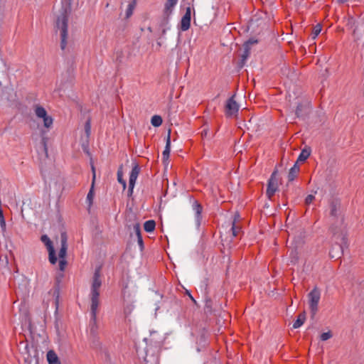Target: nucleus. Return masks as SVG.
I'll list each match as a JSON object with an SVG mask.
<instances>
[{
  "instance_id": "nucleus-4",
  "label": "nucleus",
  "mask_w": 364,
  "mask_h": 364,
  "mask_svg": "<svg viewBox=\"0 0 364 364\" xmlns=\"http://www.w3.org/2000/svg\"><path fill=\"white\" fill-rule=\"evenodd\" d=\"M308 297L311 317L314 318L318 311V304L321 297L320 290L317 287H314L308 294Z\"/></svg>"
},
{
  "instance_id": "nucleus-33",
  "label": "nucleus",
  "mask_w": 364,
  "mask_h": 364,
  "mask_svg": "<svg viewBox=\"0 0 364 364\" xmlns=\"http://www.w3.org/2000/svg\"><path fill=\"white\" fill-rule=\"evenodd\" d=\"M0 225L3 230L6 229V222L1 208H0Z\"/></svg>"
},
{
  "instance_id": "nucleus-37",
  "label": "nucleus",
  "mask_w": 364,
  "mask_h": 364,
  "mask_svg": "<svg viewBox=\"0 0 364 364\" xmlns=\"http://www.w3.org/2000/svg\"><path fill=\"white\" fill-rule=\"evenodd\" d=\"M315 199V197L314 196L310 194V195H308L306 198H305V204L306 205H309L311 204L313 200Z\"/></svg>"
},
{
  "instance_id": "nucleus-7",
  "label": "nucleus",
  "mask_w": 364,
  "mask_h": 364,
  "mask_svg": "<svg viewBox=\"0 0 364 364\" xmlns=\"http://www.w3.org/2000/svg\"><path fill=\"white\" fill-rule=\"evenodd\" d=\"M178 0H167L163 12V19L161 26H164L168 23L169 16L171 14L173 7L177 4Z\"/></svg>"
},
{
  "instance_id": "nucleus-8",
  "label": "nucleus",
  "mask_w": 364,
  "mask_h": 364,
  "mask_svg": "<svg viewBox=\"0 0 364 364\" xmlns=\"http://www.w3.org/2000/svg\"><path fill=\"white\" fill-rule=\"evenodd\" d=\"M277 173V171L275 170L271 175L270 178L269 179L267 189V195L269 199L272 198L274 195L275 192L278 188V181L276 178V175Z\"/></svg>"
},
{
  "instance_id": "nucleus-42",
  "label": "nucleus",
  "mask_w": 364,
  "mask_h": 364,
  "mask_svg": "<svg viewBox=\"0 0 364 364\" xmlns=\"http://www.w3.org/2000/svg\"><path fill=\"white\" fill-rule=\"evenodd\" d=\"M301 107H302V106L300 105H298L297 107H296V114L297 115V117L300 116V112H301Z\"/></svg>"
},
{
  "instance_id": "nucleus-14",
  "label": "nucleus",
  "mask_w": 364,
  "mask_h": 364,
  "mask_svg": "<svg viewBox=\"0 0 364 364\" xmlns=\"http://www.w3.org/2000/svg\"><path fill=\"white\" fill-rule=\"evenodd\" d=\"M59 282H60V278L58 277H56V284H55L54 288L52 290H50V291H49V294H52L53 298L55 299V304L56 306V309L58 307V301H59V296H60L59 287H58Z\"/></svg>"
},
{
  "instance_id": "nucleus-34",
  "label": "nucleus",
  "mask_w": 364,
  "mask_h": 364,
  "mask_svg": "<svg viewBox=\"0 0 364 364\" xmlns=\"http://www.w3.org/2000/svg\"><path fill=\"white\" fill-rule=\"evenodd\" d=\"M134 232L136 233V237H139V236H141V228H140V225L139 223H136L134 225Z\"/></svg>"
},
{
  "instance_id": "nucleus-13",
  "label": "nucleus",
  "mask_w": 364,
  "mask_h": 364,
  "mask_svg": "<svg viewBox=\"0 0 364 364\" xmlns=\"http://www.w3.org/2000/svg\"><path fill=\"white\" fill-rule=\"evenodd\" d=\"M92 185H91L90 191L87 196V201L89 203V206L92 205V202H93L94 196H95L94 186H95L96 176H95V169L93 166H92Z\"/></svg>"
},
{
  "instance_id": "nucleus-20",
  "label": "nucleus",
  "mask_w": 364,
  "mask_h": 364,
  "mask_svg": "<svg viewBox=\"0 0 364 364\" xmlns=\"http://www.w3.org/2000/svg\"><path fill=\"white\" fill-rule=\"evenodd\" d=\"M311 150L310 148L304 149L300 153L296 162H304L310 156Z\"/></svg>"
},
{
  "instance_id": "nucleus-17",
  "label": "nucleus",
  "mask_w": 364,
  "mask_h": 364,
  "mask_svg": "<svg viewBox=\"0 0 364 364\" xmlns=\"http://www.w3.org/2000/svg\"><path fill=\"white\" fill-rule=\"evenodd\" d=\"M299 172V166L297 165V162L291 167L289 170L288 174L289 181H292L297 176L298 173Z\"/></svg>"
},
{
  "instance_id": "nucleus-6",
  "label": "nucleus",
  "mask_w": 364,
  "mask_h": 364,
  "mask_svg": "<svg viewBox=\"0 0 364 364\" xmlns=\"http://www.w3.org/2000/svg\"><path fill=\"white\" fill-rule=\"evenodd\" d=\"M41 240L48 249L50 262L53 264H55L57 262V257L55 256V252L52 241L46 235H42Z\"/></svg>"
},
{
  "instance_id": "nucleus-22",
  "label": "nucleus",
  "mask_w": 364,
  "mask_h": 364,
  "mask_svg": "<svg viewBox=\"0 0 364 364\" xmlns=\"http://www.w3.org/2000/svg\"><path fill=\"white\" fill-rule=\"evenodd\" d=\"M156 223L154 220H147L144 224V230L147 232H151L154 230Z\"/></svg>"
},
{
  "instance_id": "nucleus-41",
  "label": "nucleus",
  "mask_w": 364,
  "mask_h": 364,
  "mask_svg": "<svg viewBox=\"0 0 364 364\" xmlns=\"http://www.w3.org/2000/svg\"><path fill=\"white\" fill-rule=\"evenodd\" d=\"M137 241H138V243L141 247V249H142L143 246H144V243H143V239H142V236H139L137 237Z\"/></svg>"
},
{
  "instance_id": "nucleus-27",
  "label": "nucleus",
  "mask_w": 364,
  "mask_h": 364,
  "mask_svg": "<svg viewBox=\"0 0 364 364\" xmlns=\"http://www.w3.org/2000/svg\"><path fill=\"white\" fill-rule=\"evenodd\" d=\"M135 6H136V1H133L132 3H130L129 5H128V8L126 11V18H129L133 14V11L135 8Z\"/></svg>"
},
{
  "instance_id": "nucleus-1",
  "label": "nucleus",
  "mask_w": 364,
  "mask_h": 364,
  "mask_svg": "<svg viewBox=\"0 0 364 364\" xmlns=\"http://www.w3.org/2000/svg\"><path fill=\"white\" fill-rule=\"evenodd\" d=\"M102 285V281L100 279V267L95 269L91 285V318H90V336L94 338L97 336L98 326L97 324V309L100 304V288Z\"/></svg>"
},
{
  "instance_id": "nucleus-2",
  "label": "nucleus",
  "mask_w": 364,
  "mask_h": 364,
  "mask_svg": "<svg viewBox=\"0 0 364 364\" xmlns=\"http://www.w3.org/2000/svg\"><path fill=\"white\" fill-rule=\"evenodd\" d=\"M73 0H62L61 8L56 16V27L60 31V48L64 50L67 46L68 21L71 14Z\"/></svg>"
},
{
  "instance_id": "nucleus-12",
  "label": "nucleus",
  "mask_w": 364,
  "mask_h": 364,
  "mask_svg": "<svg viewBox=\"0 0 364 364\" xmlns=\"http://www.w3.org/2000/svg\"><path fill=\"white\" fill-rule=\"evenodd\" d=\"M67 240L68 237L66 233L62 232L60 235L61 248L58 253V257L60 259H65V257L68 249Z\"/></svg>"
},
{
  "instance_id": "nucleus-16",
  "label": "nucleus",
  "mask_w": 364,
  "mask_h": 364,
  "mask_svg": "<svg viewBox=\"0 0 364 364\" xmlns=\"http://www.w3.org/2000/svg\"><path fill=\"white\" fill-rule=\"evenodd\" d=\"M47 360L49 364H61L57 354L52 350L47 353Z\"/></svg>"
},
{
  "instance_id": "nucleus-21",
  "label": "nucleus",
  "mask_w": 364,
  "mask_h": 364,
  "mask_svg": "<svg viewBox=\"0 0 364 364\" xmlns=\"http://www.w3.org/2000/svg\"><path fill=\"white\" fill-rule=\"evenodd\" d=\"M243 47H244V52L241 55L242 59H241V62L240 63V67H241V68L245 65V60L249 57L250 53V49H251V48H250V47H248L247 46H245V45H243Z\"/></svg>"
},
{
  "instance_id": "nucleus-31",
  "label": "nucleus",
  "mask_w": 364,
  "mask_h": 364,
  "mask_svg": "<svg viewBox=\"0 0 364 364\" xmlns=\"http://www.w3.org/2000/svg\"><path fill=\"white\" fill-rule=\"evenodd\" d=\"M321 25L320 23L317 24L316 26H315L313 28V31H312V38L314 39L316 38V36L321 33Z\"/></svg>"
},
{
  "instance_id": "nucleus-30",
  "label": "nucleus",
  "mask_w": 364,
  "mask_h": 364,
  "mask_svg": "<svg viewBox=\"0 0 364 364\" xmlns=\"http://www.w3.org/2000/svg\"><path fill=\"white\" fill-rule=\"evenodd\" d=\"M92 338V347L95 349H101L102 348V343L98 340L97 336H96V338H94L93 337H91Z\"/></svg>"
},
{
  "instance_id": "nucleus-9",
  "label": "nucleus",
  "mask_w": 364,
  "mask_h": 364,
  "mask_svg": "<svg viewBox=\"0 0 364 364\" xmlns=\"http://www.w3.org/2000/svg\"><path fill=\"white\" fill-rule=\"evenodd\" d=\"M239 110V106L237 103L234 100V96L231 97L228 100L225 107V114L228 117H230L237 114Z\"/></svg>"
},
{
  "instance_id": "nucleus-5",
  "label": "nucleus",
  "mask_w": 364,
  "mask_h": 364,
  "mask_svg": "<svg viewBox=\"0 0 364 364\" xmlns=\"http://www.w3.org/2000/svg\"><path fill=\"white\" fill-rule=\"evenodd\" d=\"M33 109L37 117L43 119V126L47 129H50L53 125V118L48 115L47 111L40 105H35Z\"/></svg>"
},
{
  "instance_id": "nucleus-10",
  "label": "nucleus",
  "mask_w": 364,
  "mask_h": 364,
  "mask_svg": "<svg viewBox=\"0 0 364 364\" xmlns=\"http://www.w3.org/2000/svg\"><path fill=\"white\" fill-rule=\"evenodd\" d=\"M330 215L338 218L341 215V203L337 198L332 199L329 203Z\"/></svg>"
},
{
  "instance_id": "nucleus-47",
  "label": "nucleus",
  "mask_w": 364,
  "mask_h": 364,
  "mask_svg": "<svg viewBox=\"0 0 364 364\" xmlns=\"http://www.w3.org/2000/svg\"><path fill=\"white\" fill-rule=\"evenodd\" d=\"M338 1L339 2H343V1H342V0H338Z\"/></svg>"
},
{
  "instance_id": "nucleus-28",
  "label": "nucleus",
  "mask_w": 364,
  "mask_h": 364,
  "mask_svg": "<svg viewBox=\"0 0 364 364\" xmlns=\"http://www.w3.org/2000/svg\"><path fill=\"white\" fill-rule=\"evenodd\" d=\"M193 208L196 211L197 218H198L202 212L201 205L197 200H194L193 203Z\"/></svg>"
},
{
  "instance_id": "nucleus-29",
  "label": "nucleus",
  "mask_w": 364,
  "mask_h": 364,
  "mask_svg": "<svg viewBox=\"0 0 364 364\" xmlns=\"http://www.w3.org/2000/svg\"><path fill=\"white\" fill-rule=\"evenodd\" d=\"M85 132L86 136L89 138L91 133V119L88 118L85 124Z\"/></svg>"
},
{
  "instance_id": "nucleus-3",
  "label": "nucleus",
  "mask_w": 364,
  "mask_h": 364,
  "mask_svg": "<svg viewBox=\"0 0 364 364\" xmlns=\"http://www.w3.org/2000/svg\"><path fill=\"white\" fill-rule=\"evenodd\" d=\"M333 239L335 244L332 246L329 255L331 258L340 257L344 247L347 245L346 236L343 232L337 230L333 232Z\"/></svg>"
},
{
  "instance_id": "nucleus-36",
  "label": "nucleus",
  "mask_w": 364,
  "mask_h": 364,
  "mask_svg": "<svg viewBox=\"0 0 364 364\" xmlns=\"http://www.w3.org/2000/svg\"><path fill=\"white\" fill-rule=\"evenodd\" d=\"M258 43V41L255 38H250L247 41H246L243 45L247 46L251 48V46L257 44Z\"/></svg>"
},
{
  "instance_id": "nucleus-26",
  "label": "nucleus",
  "mask_w": 364,
  "mask_h": 364,
  "mask_svg": "<svg viewBox=\"0 0 364 364\" xmlns=\"http://www.w3.org/2000/svg\"><path fill=\"white\" fill-rule=\"evenodd\" d=\"M162 118L159 115H154L151 117V123L154 127H159L162 124Z\"/></svg>"
},
{
  "instance_id": "nucleus-24",
  "label": "nucleus",
  "mask_w": 364,
  "mask_h": 364,
  "mask_svg": "<svg viewBox=\"0 0 364 364\" xmlns=\"http://www.w3.org/2000/svg\"><path fill=\"white\" fill-rule=\"evenodd\" d=\"M122 176H123V171H122V165L119 166V168L117 171V181H119V183H120L122 185L123 188L125 189L126 186H127V183H126V181L122 178Z\"/></svg>"
},
{
  "instance_id": "nucleus-44",
  "label": "nucleus",
  "mask_w": 364,
  "mask_h": 364,
  "mask_svg": "<svg viewBox=\"0 0 364 364\" xmlns=\"http://www.w3.org/2000/svg\"><path fill=\"white\" fill-rule=\"evenodd\" d=\"M43 145H44V147H45V149H46V141H45V139H43Z\"/></svg>"
},
{
  "instance_id": "nucleus-35",
  "label": "nucleus",
  "mask_w": 364,
  "mask_h": 364,
  "mask_svg": "<svg viewBox=\"0 0 364 364\" xmlns=\"http://www.w3.org/2000/svg\"><path fill=\"white\" fill-rule=\"evenodd\" d=\"M333 336L332 333L331 331H328L326 333H323L321 335V339L322 341H327L328 339L331 338Z\"/></svg>"
},
{
  "instance_id": "nucleus-15",
  "label": "nucleus",
  "mask_w": 364,
  "mask_h": 364,
  "mask_svg": "<svg viewBox=\"0 0 364 364\" xmlns=\"http://www.w3.org/2000/svg\"><path fill=\"white\" fill-rule=\"evenodd\" d=\"M170 134H171V130L168 131V134L167 136V138H166V147H165V149L164 151H163V159L164 161H166L168 160V157H169V154H170V151H171V136H170Z\"/></svg>"
},
{
  "instance_id": "nucleus-11",
  "label": "nucleus",
  "mask_w": 364,
  "mask_h": 364,
  "mask_svg": "<svg viewBox=\"0 0 364 364\" xmlns=\"http://www.w3.org/2000/svg\"><path fill=\"white\" fill-rule=\"evenodd\" d=\"M139 171H140V168H139V165L135 164L134 166L132 168V170L130 176H129V191H128L129 196H132V194L133 193V189H134L136 178L139 176Z\"/></svg>"
},
{
  "instance_id": "nucleus-23",
  "label": "nucleus",
  "mask_w": 364,
  "mask_h": 364,
  "mask_svg": "<svg viewBox=\"0 0 364 364\" xmlns=\"http://www.w3.org/2000/svg\"><path fill=\"white\" fill-rule=\"evenodd\" d=\"M191 25V20L188 18H186V17H182L181 21V29L183 31H186L188 30Z\"/></svg>"
},
{
  "instance_id": "nucleus-45",
  "label": "nucleus",
  "mask_w": 364,
  "mask_h": 364,
  "mask_svg": "<svg viewBox=\"0 0 364 364\" xmlns=\"http://www.w3.org/2000/svg\"><path fill=\"white\" fill-rule=\"evenodd\" d=\"M356 29H357V27L355 26V28L353 29V35L355 34Z\"/></svg>"
},
{
  "instance_id": "nucleus-32",
  "label": "nucleus",
  "mask_w": 364,
  "mask_h": 364,
  "mask_svg": "<svg viewBox=\"0 0 364 364\" xmlns=\"http://www.w3.org/2000/svg\"><path fill=\"white\" fill-rule=\"evenodd\" d=\"M231 230L232 232V235L235 237H237L239 235V232H240V228L235 225V220L232 222V226Z\"/></svg>"
},
{
  "instance_id": "nucleus-46",
  "label": "nucleus",
  "mask_w": 364,
  "mask_h": 364,
  "mask_svg": "<svg viewBox=\"0 0 364 364\" xmlns=\"http://www.w3.org/2000/svg\"><path fill=\"white\" fill-rule=\"evenodd\" d=\"M165 33H166V29H165V28H164V29L162 30V35H164V34H165Z\"/></svg>"
},
{
  "instance_id": "nucleus-43",
  "label": "nucleus",
  "mask_w": 364,
  "mask_h": 364,
  "mask_svg": "<svg viewBox=\"0 0 364 364\" xmlns=\"http://www.w3.org/2000/svg\"><path fill=\"white\" fill-rule=\"evenodd\" d=\"M207 135H208V129H203V130L202 131V132H201V136H202L203 137H205V136H206Z\"/></svg>"
},
{
  "instance_id": "nucleus-18",
  "label": "nucleus",
  "mask_w": 364,
  "mask_h": 364,
  "mask_svg": "<svg viewBox=\"0 0 364 364\" xmlns=\"http://www.w3.org/2000/svg\"><path fill=\"white\" fill-rule=\"evenodd\" d=\"M159 337H160L159 334L158 333L157 331H153V332H151L149 338H145L144 341L146 342H150L151 343H160L161 341H159L160 340Z\"/></svg>"
},
{
  "instance_id": "nucleus-38",
  "label": "nucleus",
  "mask_w": 364,
  "mask_h": 364,
  "mask_svg": "<svg viewBox=\"0 0 364 364\" xmlns=\"http://www.w3.org/2000/svg\"><path fill=\"white\" fill-rule=\"evenodd\" d=\"M66 264H67V262L65 261V259H60V261H59L60 270L63 271L65 269Z\"/></svg>"
},
{
  "instance_id": "nucleus-40",
  "label": "nucleus",
  "mask_w": 364,
  "mask_h": 364,
  "mask_svg": "<svg viewBox=\"0 0 364 364\" xmlns=\"http://www.w3.org/2000/svg\"><path fill=\"white\" fill-rule=\"evenodd\" d=\"M355 21L353 19V17L348 18V25H349L351 27H353V26H355Z\"/></svg>"
},
{
  "instance_id": "nucleus-25",
  "label": "nucleus",
  "mask_w": 364,
  "mask_h": 364,
  "mask_svg": "<svg viewBox=\"0 0 364 364\" xmlns=\"http://www.w3.org/2000/svg\"><path fill=\"white\" fill-rule=\"evenodd\" d=\"M290 262L296 264L299 260V253L296 250H292L289 255Z\"/></svg>"
},
{
  "instance_id": "nucleus-19",
  "label": "nucleus",
  "mask_w": 364,
  "mask_h": 364,
  "mask_svg": "<svg viewBox=\"0 0 364 364\" xmlns=\"http://www.w3.org/2000/svg\"><path fill=\"white\" fill-rule=\"evenodd\" d=\"M306 320V313L305 311L301 312L299 316L297 319L293 323L294 328H298L303 325Z\"/></svg>"
},
{
  "instance_id": "nucleus-39",
  "label": "nucleus",
  "mask_w": 364,
  "mask_h": 364,
  "mask_svg": "<svg viewBox=\"0 0 364 364\" xmlns=\"http://www.w3.org/2000/svg\"><path fill=\"white\" fill-rule=\"evenodd\" d=\"M183 17H186V18H188V19L191 20V8L190 7L186 8V13H185V14L183 15Z\"/></svg>"
}]
</instances>
